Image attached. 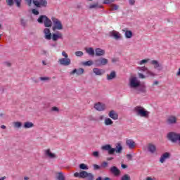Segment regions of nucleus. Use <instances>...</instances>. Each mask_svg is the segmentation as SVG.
<instances>
[{
  "instance_id": "2",
  "label": "nucleus",
  "mask_w": 180,
  "mask_h": 180,
  "mask_svg": "<svg viewBox=\"0 0 180 180\" xmlns=\"http://www.w3.org/2000/svg\"><path fill=\"white\" fill-rule=\"evenodd\" d=\"M27 6H32V2L36 8H47V0H25Z\"/></svg>"
},
{
  "instance_id": "42",
  "label": "nucleus",
  "mask_w": 180,
  "mask_h": 180,
  "mask_svg": "<svg viewBox=\"0 0 180 180\" xmlns=\"http://www.w3.org/2000/svg\"><path fill=\"white\" fill-rule=\"evenodd\" d=\"M75 55L76 56V57H82V56H84V52L78 51L75 52Z\"/></svg>"
},
{
  "instance_id": "9",
  "label": "nucleus",
  "mask_w": 180,
  "mask_h": 180,
  "mask_svg": "<svg viewBox=\"0 0 180 180\" xmlns=\"http://www.w3.org/2000/svg\"><path fill=\"white\" fill-rule=\"evenodd\" d=\"M178 119L175 115H170L167 118L166 123L169 126H172V124H176Z\"/></svg>"
},
{
  "instance_id": "10",
  "label": "nucleus",
  "mask_w": 180,
  "mask_h": 180,
  "mask_svg": "<svg viewBox=\"0 0 180 180\" xmlns=\"http://www.w3.org/2000/svg\"><path fill=\"white\" fill-rule=\"evenodd\" d=\"M150 64L153 65L155 70H157L158 71H162L164 68L162 64L160 63L158 60H153L150 61Z\"/></svg>"
},
{
  "instance_id": "1",
  "label": "nucleus",
  "mask_w": 180,
  "mask_h": 180,
  "mask_svg": "<svg viewBox=\"0 0 180 180\" xmlns=\"http://www.w3.org/2000/svg\"><path fill=\"white\" fill-rule=\"evenodd\" d=\"M101 150H104V151H108L110 155H113L115 153L117 154H122V151H123V146L120 143H116L115 148H112V146L110 144H107L101 147Z\"/></svg>"
},
{
  "instance_id": "55",
  "label": "nucleus",
  "mask_w": 180,
  "mask_h": 180,
  "mask_svg": "<svg viewBox=\"0 0 180 180\" xmlns=\"http://www.w3.org/2000/svg\"><path fill=\"white\" fill-rule=\"evenodd\" d=\"M127 158L128 160H129L130 161H131L132 158H133V156L131 155V154H127Z\"/></svg>"
},
{
  "instance_id": "5",
  "label": "nucleus",
  "mask_w": 180,
  "mask_h": 180,
  "mask_svg": "<svg viewBox=\"0 0 180 180\" xmlns=\"http://www.w3.org/2000/svg\"><path fill=\"white\" fill-rule=\"evenodd\" d=\"M52 22L53 23V26L52 27V30H53V32H56V30H63V23H61L60 20L52 18Z\"/></svg>"
},
{
  "instance_id": "21",
  "label": "nucleus",
  "mask_w": 180,
  "mask_h": 180,
  "mask_svg": "<svg viewBox=\"0 0 180 180\" xmlns=\"http://www.w3.org/2000/svg\"><path fill=\"white\" fill-rule=\"evenodd\" d=\"M95 53H96V57H101V56H105V50L101 48H96L95 49Z\"/></svg>"
},
{
  "instance_id": "29",
  "label": "nucleus",
  "mask_w": 180,
  "mask_h": 180,
  "mask_svg": "<svg viewBox=\"0 0 180 180\" xmlns=\"http://www.w3.org/2000/svg\"><path fill=\"white\" fill-rule=\"evenodd\" d=\"M34 124H33L32 122H26L24 124V129H32V127H34Z\"/></svg>"
},
{
  "instance_id": "57",
  "label": "nucleus",
  "mask_w": 180,
  "mask_h": 180,
  "mask_svg": "<svg viewBox=\"0 0 180 180\" xmlns=\"http://www.w3.org/2000/svg\"><path fill=\"white\" fill-rule=\"evenodd\" d=\"M51 110H52L53 112H58V108H57V107H53L52 109H51Z\"/></svg>"
},
{
  "instance_id": "40",
  "label": "nucleus",
  "mask_w": 180,
  "mask_h": 180,
  "mask_svg": "<svg viewBox=\"0 0 180 180\" xmlns=\"http://www.w3.org/2000/svg\"><path fill=\"white\" fill-rule=\"evenodd\" d=\"M14 4H15L17 8H20L22 6V0H14Z\"/></svg>"
},
{
  "instance_id": "34",
  "label": "nucleus",
  "mask_w": 180,
  "mask_h": 180,
  "mask_svg": "<svg viewBox=\"0 0 180 180\" xmlns=\"http://www.w3.org/2000/svg\"><path fill=\"white\" fill-rule=\"evenodd\" d=\"M125 37L127 39H131L133 37V32L130 30L125 31Z\"/></svg>"
},
{
  "instance_id": "25",
  "label": "nucleus",
  "mask_w": 180,
  "mask_h": 180,
  "mask_svg": "<svg viewBox=\"0 0 180 180\" xmlns=\"http://www.w3.org/2000/svg\"><path fill=\"white\" fill-rule=\"evenodd\" d=\"M116 78V72L112 71L110 75H107V80L112 81V79H115Z\"/></svg>"
},
{
  "instance_id": "22",
  "label": "nucleus",
  "mask_w": 180,
  "mask_h": 180,
  "mask_svg": "<svg viewBox=\"0 0 180 180\" xmlns=\"http://www.w3.org/2000/svg\"><path fill=\"white\" fill-rule=\"evenodd\" d=\"M93 72L94 74H95V75H103V74H105V71L102 69H99L98 68H95L93 69Z\"/></svg>"
},
{
  "instance_id": "24",
  "label": "nucleus",
  "mask_w": 180,
  "mask_h": 180,
  "mask_svg": "<svg viewBox=\"0 0 180 180\" xmlns=\"http://www.w3.org/2000/svg\"><path fill=\"white\" fill-rule=\"evenodd\" d=\"M47 15H40L38 19L37 20L38 23H40L41 25H43L44 22H46V20L47 19Z\"/></svg>"
},
{
  "instance_id": "45",
  "label": "nucleus",
  "mask_w": 180,
  "mask_h": 180,
  "mask_svg": "<svg viewBox=\"0 0 180 180\" xmlns=\"http://www.w3.org/2000/svg\"><path fill=\"white\" fill-rule=\"evenodd\" d=\"M150 59H143L141 61L139 62V64H140V65H143V64H146L147 63H148Z\"/></svg>"
},
{
  "instance_id": "12",
  "label": "nucleus",
  "mask_w": 180,
  "mask_h": 180,
  "mask_svg": "<svg viewBox=\"0 0 180 180\" xmlns=\"http://www.w3.org/2000/svg\"><path fill=\"white\" fill-rule=\"evenodd\" d=\"M94 109H96V110H98V112H103V110L106 109V105L103 103L98 102L94 105Z\"/></svg>"
},
{
  "instance_id": "50",
  "label": "nucleus",
  "mask_w": 180,
  "mask_h": 180,
  "mask_svg": "<svg viewBox=\"0 0 180 180\" xmlns=\"http://www.w3.org/2000/svg\"><path fill=\"white\" fill-rule=\"evenodd\" d=\"M147 74H148V75H150V77H155V73L151 72V71H150V70L147 71Z\"/></svg>"
},
{
  "instance_id": "60",
  "label": "nucleus",
  "mask_w": 180,
  "mask_h": 180,
  "mask_svg": "<svg viewBox=\"0 0 180 180\" xmlns=\"http://www.w3.org/2000/svg\"><path fill=\"white\" fill-rule=\"evenodd\" d=\"M139 78L144 79V78H146V76H145L144 75L141 74V73H139Z\"/></svg>"
},
{
  "instance_id": "36",
  "label": "nucleus",
  "mask_w": 180,
  "mask_h": 180,
  "mask_svg": "<svg viewBox=\"0 0 180 180\" xmlns=\"http://www.w3.org/2000/svg\"><path fill=\"white\" fill-rule=\"evenodd\" d=\"M20 25L22 26V27H26L27 26V20H25L24 18L20 19Z\"/></svg>"
},
{
  "instance_id": "3",
  "label": "nucleus",
  "mask_w": 180,
  "mask_h": 180,
  "mask_svg": "<svg viewBox=\"0 0 180 180\" xmlns=\"http://www.w3.org/2000/svg\"><path fill=\"white\" fill-rule=\"evenodd\" d=\"M134 112H136L137 116L140 117H145V119H148L150 116V112L147 111L146 108L141 106H136L134 108Z\"/></svg>"
},
{
  "instance_id": "18",
  "label": "nucleus",
  "mask_w": 180,
  "mask_h": 180,
  "mask_svg": "<svg viewBox=\"0 0 180 180\" xmlns=\"http://www.w3.org/2000/svg\"><path fill=\"white\" fill-rule=\"evenodd\" d=\"M110 37H114L115 40H119L122 37L120 33H119L117 31L110 32Z\"/></svg>"
},
{
  "instance_id": "27",
  "label": "nucleus",
  "mask_w": 180,
  "mask_h": 180,
  "mask_svg": "<svg viewBox=\"0 0 180 180\" xmlns=\"http://www.w3.org/2000/svg\"><path fill=\"white\" fill-rule=\"evenodd\" d=\"M86 53L89 54V56H91V57H94L95 56V50H94V48H86Z\"/></svg>"
},
{
  "instance_id": "35",
  "label": "nucleus",
  "mask_w": 180,
  "mask_h": 180,
  "mask_svg": "<svg viewBox=\"0 0 180 180\" xmlns=\"http://www.w3.org/2000/svg\"><path fill=\"white\" fill-rule=\"evenodd\" d=\"M82 65H84L85 67H91V65H94V62L92 60H89L86 62H82Z\"/></svg>"
},
{
  "instance_id": "53",
  "label": "nucleus",
  "mask_w": 180,
  "mask_h": 180,
  "mask_svg": "<svg viewBox=\"0 0 180 180\" xmlns=\"http://www.w3.org/2000/svg\"><path fill=\"white\" fill-rule=\"evenodd\" d=\"M118 61H119V58H113L112 59V63H113V64L118 63Z\"/></svg>"
},
{
  "instance_id": "54",
  "label": "nucleus",
  "mask_w": 180,
  "mask_h": 180,
  "mask_svg": "<svg viewBox=\"0 0 180 180\" xmlns=\"http://www.w3.org/2000/svg\"><path fill=\"white\" fill-rule=\"evenodd\" d=\"M62 56L65 57V58H68V54H67L64 51L62 52Z\"/></svg>"
},
{
  "instance_id": "48",
  "label": "nucleus",
  "mask_w": 180,
  "mask_h": 180,
  "mask_svg": "<svg viewBox=\"0 0 180 180\" xmlns=\"http://www.w3.org/2000/svg\"><path fill=\"white\" fill-rule=\"evenodd\" d=\"M93 168H94V171H98V170L101 169V167L98 165H93Z\"/></svg>"
},
{
  "instance_id": "31",
  "label": "nucleus",
  "mask_w": 180,
  "mask_h": 180,
  "mask_svg": "<svg viewBox=\"0 0 180 180\" xmlns=\"http://www.w3.org/2000/svg\"><path fill=\"white\" fill-rule=\"evenodd\" d=\"M137 88H138V91L139 92H141V94H146L147 92L146 87L144 85L141 86L140 84V86Z\"/></svg>"
},
{
  "instance_id": "13",
  "label": "nucleus",
  "mask_w": 180,
  "mask_h": 180,
  "mask_svg": "<svg viewBox=\"0 0 180 180\" xmlns=\"http://www.w3.org/2000/svg\"><path fill=\"white\" fill-rule=\"evenodd\" d=\"M147 148L148 153H150V154H155L157 153V146L153 143H148Z\"/></svg>"
},
{
  "instance_id": "11",
  "label": "nucleus",
  "mask_w": 180,
  "mask_h": 180,
  "mask_svg": "<svg viewBox=\"0 0 180 180\" xmlns=\"http://www.w3.org/2000/svg\"><path fill=\"white\" fill-rule=\"evenodd\" d=\"M58 63L60 65H64L65 67H67L68 65H70L71 64V59L68 58H60L59 59Z\"/></svg>"
},
{
  "instance_id": "39",
  "label": "nucleus",
  "mask_w": 180,
  "mask_h": 180,
  "mask_svg": "<svg viewBox=\"0 0 180 180\" xmlns=\"http://www.w3.org/2000/svg\"><path fill=\"white\" fill-rule=\"evenodd\" d=\"M87 1H94V0H87ZM115 1H116V0H104L103 4L105 5H109L110 4H113V2H115Z\"/></svg>"
},
{
  "instance_id": "19",
  "label": "nucleus",
  "mask_w": 180,
  "mask_h": 180,
  "mask_svg": "<svg viewBox=\"0 0 180 180\" xmlns=\"http://www.w3.org/2000/svg\"><path fill=\"white\" fill-rule=\"evenodd\" d=\"M126 144L127 147L130 148V150H133V148L136 147V142H134V141H133L132 139H127Z\"/></svg>"
},
{
  "instance_id": "43",
  "label": "nucleus",
  "mask_w": 180,
  "mask_h": 180,
  "mask_svg": "<svg viewBox=\"0 0 180 180\" xmlns=\"http://www.w3.org/2000/svg\"><path fill=\"white\" fill-rule=\"evenodd\" d=\"M95 8H101V6H99V4L97 3V4H91L89 6V8L90 9H95Z\"/></svg>"
},
{
  "instance_id": "16",
  "label": "nucleus",
  "mask_w": 180,
  "mask_h": 180,
  "mask_svg": "<svg viewBox=\"0 0 180 180\" xmlns=\"http://www.w3.org/2000/svg\"><path fill=\"white\" fill-rule=\"evenodd\" d=\"M110 172L115 176H119V175H120V170L116 166L111 167L110 168Z\"/></svg>"
},
{
  "instance_id": "8",
  "label": "nucleus",
  "mask_w": 180,
  "mask_h": 180,
  "mask_svg": "<svg viewBox=\"0 0 180 180\" xmlns=\"http://www.w3.org/2000/svg\"><path fill=\"white\" fill-rule=\"evenodd\" d=\"M109 63V60L105 58H100L94 60V64L96 67H101L102 65H106Z\"/></svg>"
},
{
  "instance_id": "47",
  "label": "nucleus",
  "mask_w": 180,
  "mask_h": 180,
  "mask_svg": "<svg viewBox=\"0 0 180 180\" xmlns=\"http://www.w3.org/2000/svg\"><path fill=\"white\" fill-rule=\"evenodd\" d=\"M96 180H112V179L110 177L102 178V176H98Z\"/></svg>"
},
{
  "instance_id": "44",
  "label": "nucleus",
  "mask_w": 180,
  "mask_h": 180,
  "mask_svg": "<svg viewBox=\"0 0 180 180\" xmlns=\"http://www.w3.org/2000/svg\"><path fill=\"white\" fill-rule=\"evenodd\" d=\"M6 4L8 6H13L14 5V0H6Z\"/></svg>"
},
{
  "instance_id": "28",
  "label": "nucleus",
  "mask_w": 180,
  "mask_h": 180,
  "mask_svg": "<svg viewBox=\"0 0 180 180\" xmlns=\"http://www.w3.org/2000/svg\"><path fill=\"white\" fill-rule=\"evenodd\" d=\"M45 154L49 158H57V156L56 155V154L52 153L51 151H50V149L46 150L45 152Z\"/></svg>"
},
{
  "instance_id": "56",
  "label": "nucleus",
  "mask_w": 180,
  "mask_h": 180,
  "mask_svg": "<svg viewBox=\"0 0 180 180\" xmlns=\"http://www.w3.org/2000/svg\"><path fill=\"white\" fill-rule=\"evenodd\" d=\"M129 5L133 6L134 5V4H136V0H129Z\"/></svg>"
},
{
  "instance_id": "63",
  "label": "nucleus",
  "mask_w": 180,
  "mask_h": 180,
  "mask_svg": "<svg viewBox=\"0 0 180 180\" xmlns=\"http://www.w3.org/2000/svg\"><path fill=\"white\" fill-rule=\"evenodd\" d=\"M158 84L159 82L157 80L153 82V85H158Z\"/></svg>"
},
{
  "instance_id": "15",
  "label": "nucleus",
  "mask_w": 180,
  "mask_h": 180,
  "mask_svg": "<svg viewBox=\"0 0 180 180\" xmlns=\"http://www.w3.org/2000/svg\"><path fill=\"white\" fill-rule=\"evenodd\" d=\"M85 72V70L84 68H78V69H74L72 72H70V75H74L77 74V75H82Z\"/></svg>"
},
{
  "instance_id": "30",
  "label": "nucleus",
  "mask_w": 180,
  "mask_h": 180,
  "mask_svg": "<svg viewBox=\"0 0 180 180\" xmlns=\"http://www.w3.org/2000/svg\"><path fill=\"white\" fill-rule=\"evenodd\" d=\"M109 6H110V11H111L119 10V5L117 4H110Z\"/></svg>"
},
{
  "instance_id": "23",
  "label": "nucleus",
  "mask_w": 180,
  "mask_h": 180,
  "mask_svg": "<svg viewBox=\"0 0 180 180\" xmlns=\"http://www.w3.org/2000/svg\"><path fill=\"white\" fill-rule=\"evenodd\" d=\"M51 39L53 41H57L58 39H63V34H61V32H59L58 34L53 33L52 34Z\"/></svg>"
},
{
  "instance_id": "7",
  "label": "nucleus",
  "mask_w": 180,
  "mask_h": 180,
  "mask_svg": "<svg viewBox=\"0 0 180 180\" xmlns=\"http://www.w3.org/2000/svg\"><path fill=\"white\" fill-rule=\"evenodd\" d=\"M179 137V134L176 132H169L167 135V138L169 141H172V143H176L178 141Z\"/></svg>"
},
{
  "instance_id": "20",
  "label": "nucleus",
  "mask_w": 180,
  "mask_h": 180,
  "mask_svg": "<svg viewBox=\"0 0 180 180\" xmlns=\"http://www.w3.org/2000/svg\"><path fill=\"white\" fill-rule=\"evenodd\" d=\"M108 116L113 120H117V119H119V115L115 110L110 111Z\"/></svg>"
},
{
  "instance_id": "59",
  "label": "nucleus",
  "mask_w": 180,
  "mask_h": 180,
  "mask_svg": "<svg viewBox=\"0 0 180 180\" xmlns=\"http://www.w3.org/2000/svg\"><path fill=\"white\" fill-rule=\"evenodd\" d=\"M139 70H141V71H148L147 68H146L145 66L139 68Z\"/></svg>"
},
{
  "instance_id": "52",
  "label": "nucleus",
  "mask_w": 180,
  "mask_h": 180,
  "mask_svg": "<svg viewBox=\"0 0 180 180\" xmlns=\"http://www.w3.org/2000/svg\"><path fill=\"white\" fill-rule=\"evenodd\" d=\"M92 155L94 157H99V152L98 151H94V152H93Z\"/></svg>"
},
{
  "instance_id": "46",
  "label": "nucleus",
  "mask_w": 180,
  "mask_h": 180,
  "mask_svg": "<svg viewBox=\"0 0 180 180\" xmlns=\"http://www.w3.org/2000/svg\"><path fill=\"white\" fill-rule=\"evenodd\" d=\"M39 79L40 81H50L51 78L49 77H41Z\"/></svg>"
},
{
  "instance_id": "62",
  "label": "nucleus",
  "mask_w": 180,
  "mask_h": 180,
  "mask_svg": "<svg viewBox=\"0 0 180 180\" xmlns=\"http://www.w3.org/2000/svg\"><path fill=\"white\" fill-rule=\"evenodd\" d=\"M121 167H122V168H123V169L127 168V165H123V164L121 165Z\"/></svg>"
},
{
  "instance_id": "61",
  "label": "nucleus",
  "mask_w": 180,
  "mask_h": 180,
  "mask_svg": "<svg viewBox=\"0 0 180 180\" xmlns=\"http://www.w3.org/2000/svg\"><path fill=\"white\" fill-rule=\"evenodd\" d=\"M103 119H105V116L101 115V116L99 117V120H103Z\"/></svg>"
},
{
  "instance_id": "58",
  "label": "nucleus",
  "mask_w": 180,
  "mask_h": 180,
  "mask_svg": "<svg viewBox=\"0 0 180 180\" xmlns=\"http://www.w3.org/2000/svg\"><path fill=\"white\" fill-rule=\"evenodd\" d=\"M4 65H6V67H11V63L9 62H4Z\"/></svg>"
},
{
  "instance_id": "4",
  "label": "nucleus",
  "mask_w": 180,
  "mask_h": 180,
  "mask_svg": "<svg viewBox=\"0 0 180 180\" xmlns=\"http://www.w3.org/2000/svg\"><path fill=\"white\" fill-rule=\"evenodd\" d=\"M74 176L75 178H82V179L94 180V174L88 173L86 171H82L79 173L75 172Z\"/></svg>"
},
{
  "instance_id": "51",
  "label": "nucleus",
  "mask_w": 180,
  "mask_h": 180,
  "mask_svg": "<svg viewBox=\"0 0 180 180\" xmlns=\"http://www.w3.org/2000/svg\"><path fill=\"white\" fill-rule=\"evenodd\" d=\"M32 12L33 15H39V11L36 10L35 8H33L32 10Z\"/></svg>"
},
{
  "instance_id": "6",
  "label": "nucleus",
  "mask_w": 180,
  "mask_h": 180,
  "mask_svg": "<svg viewBox=\"0 0 180 180\" xmlns=\"http://www.w3.org/2000/svg\"><path fill=\"white\" fill-rule=\"evenodd\" d=\"M141 82L137 77H131L129 79V86L130 88H133L134 89H136L140 86Z\"/></svg>"
},
{
  "instance_id": "49",
  "label": "nucleus",
  "mask_w": 180,
  "mask_h": 180,
  "mask_svg": "<svg viewBox=\"0 0 180 180\" xmlns=\"http://www.w3.org/2000/svg\"><path fill=\"white\" fill-rule=\"evenodd\" d=\"M108 162H103L101 165V168H106V167H108Z\"/></svg>"
},
{
  "instance_id": "17",
  "label": "nucleus",
  "mask_w": 180,
  "mask_h": 180,
  "mask_svg": "<svg viewBox=\"0 0 180 180\" xmlns=\"http://www.w3.org/2000/svg\"><path fill=\"white\" fill-rule=\"evenodd\" d=\"M170 157H171V154L169 153L168 152L165 153L161 155L160 159V162H161V164H164V162H165V160H168V158H169Z\"/></svg>"
},
{
  "instance_id": "41",
  "label": "nucleus",
  "mask_w": 180,
  "mask_h": 180,
  "mask_svg": "<svg viewBox=\"0 0 180 180\" xmlns=\"http://www.w3.org/2000/svg\"><path fill=\"white\" fill-rule=\"evenodd\" d=\"M79 168H80V169H84V170L89 169L88 165H86L84 163H82L79 165Z\"/></svg>"
},
{
  "instance_id": "14",
  "label": "nucleus",
  "mask_w": 180,
  "mask_h": 180,
  "mask_svg": "<svg viewBox=\"0 0 180 180\" xmlns=\"http://www.w3.org/2000/svg\"><path fill=\"white\" fill-rule=\"evenodd\" d=\"M44 34L46 40H51L52 34L51 32L50 31V28H45L44 30Z\"/></svg>"
},
{
  "instance_id": "32",
  "label": "nucleus",
  "mask_w": 180,
  "mask_h": 180,
  "mask_svg": "<svg viewBox=\"0 0 180 180\" xmlns=\"http://www.w3.org/2000/svg\"><path fill=\"white\" fill-rule=\"evenodd\" d=\"M104 124L105 126H112V124H113V122L110 118H105Z\"/></svg>"
},
{
  "instance_id": "64",
  "label": "nucleus",
  "mask_w": 180,
  "mask_h": 180,
  "mask_svg": "<svg viewBox=\"0 0 180 180\" xmlns=\"http://www.w3.org/2000/svg\"><path fill=\"white\" fill-rule=\"evenodd\" d=\"M176 75H178V76H179V75H180V68L179 69V71H178V72H177Z\"/></svg>"
},
{
  "instance_id": "38",
  "label": "nucleus",
  "mask_w": 180,
  "mask_h": 180,
  "mask_svg": "<svg viewBox=\"0 0 180 180\" xmlns=\"http://www.w3.org/2000/svg\"><path fill=\"white\" fill-rule=\"evenodd\" d=\"M13 126L15 129H20V127H22V122H13Z\"/></svg>"
},
{
  "instance_id": "33",
  "label": "nucleus",
  "mask_w": 180,
  "mask_h": 180,
  "mask_svg": "<svg viewBox=\"0 0 180 180\" xmlns=\"http://www.w3.org/2000/svg\"><path fill=\"white\" fill-rule=\"evenodd\" d=\"M56 179L58 180H65V176H64V174L63 172L58 173L56 176Z\"/></svg>"
},
{
  "instance_id": "26",
  "label": "nucleus",
  "mask_w": 180,
  "mask_h": 180,
  "mask_svg": "<svg viewBox=\"0 0 180 180\" xmlns=\"http://www.w3.org/2000/svg\"><path fill=\"white\" fill-rule=\"evenodd\" d=\"M44 25L45 27H51V26H53V22L48 17V18H46V20H45Z\"/></svg>"
},
{
  "instance_id": "37",
  "label": "nucleus",
  "mask_w": 180,
  "mask_h": 180,
  "mask_svg": "<svg viewBox=\"0 0 180 180\" xmlns=\"http://www.w3.org/2000/svg\"><path fill=\"white\" fill-rule=\"evenodd\" d=\"M120 180H131V177L129 174H124L120 178Z\"/></svg>"
}]
</instances>
